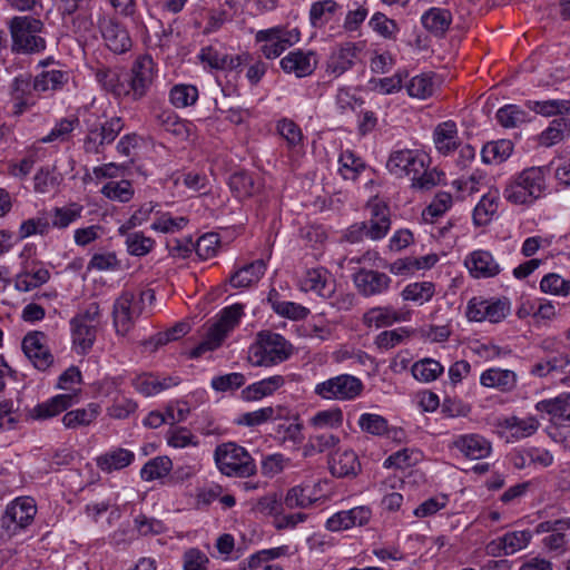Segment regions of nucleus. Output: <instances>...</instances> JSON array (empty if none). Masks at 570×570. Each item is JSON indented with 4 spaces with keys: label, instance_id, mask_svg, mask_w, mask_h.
I'll use <instances>...</instances> for the list:
<instances>
[{
    "label": "nucleus",
    "instance_id": "obj_1",
    "mask_svg": "<svg viewBox=\"0 0 570 570\" xmlns=\"http://www.w3.org/2000/svg\"><path fill=\"white\" fill-rule=\"evenodd\" d=\"M86 136L83 150L86 154H102L111 145L125 127L121 117L107 118L105 114L89 112L83 119Z\"/></svg>",
    "mask_w": 570,
    "mask_h": 570
},
{
    "label": "nucleus",
    "instance_id": "obj_2",
    "mask_svg": "<svg viewBox=\"0 0 570 570\" xmlns=\"http://www.w3.org/2000/svg\"><path fill=\"white\" fill-rule=\"evenodd\" d=\"M548 170L547 167L525 168L507 184L504 198L515 205L532 204L544 190V176Z\"/></svg>",
    "mask_w": 570,
    "mask_h": 570
},
{
    "label": "nucleus",
    "instance_id": "obj_3",
    "mask_svg": "<svg viewBox=\"0 0 570 570\" xmlns=\"http://www.w3.org/2000/svg\"><path fill=\"white\" fill-rule=\"evenodd\" d=\"M292 354V345L278 333L261 332L249 347L248 361L253 366H273L286 361Z\"/></svg>",
    "mask_w": 570,
    "mask_h": 570
},
{
    "label": "nucleus",
    "instance_id": "obj_4",
    "mask_svg": "<svg viewBox=\"0 0 570 570\" xmlns=\"http://www.w3.org/2000/svg\"><path fill=\"white\" fill-rule=\"evenodd\" d=\"M215 463L222 474L234 478H249L256 473V464L252 455L234 442L216 446Z\"/></svg>",
    "mask_w": 570,
    "mask_h": 570
},
{
    "label": "nucleus",
    "instance_id": "obj_5",
    "mask_svg": "<svg viewBox=\"0 0 570 570\" xmlns=\"http://www.w3.org/2000/svg\"><path fill=\"white\" fill-rule=\"evenodd\" d=\"M12 50L23 53L40 52L46 48V40L40 36L43 22L31 16L13 17L9 22Z\"/></svg>",
    "mask_w": 570,
    "mask_h": 570
},
{
    "label": "nucleus",
    "instance_id": "obj_6",
    "mask_svg": "<svg viewBox=\"0 0 570 570\" xmlns=\"http://www.w3.org/2000/svg\"><path fill=\"white\" fill-rule=\"evenodd\" d=\"M125 99L136 102L147 96L154 82V61L150 56L138 57L129 71L124 72Z\"/></svg>",
    "mask_w": 570,
    "mask_h": 570
},
{
    "label": "nucleus",
    "instance_id": "obj_7",
    "mask_svg": "<svg viewBox=\"0 0 570 570\" xmlns=\"http://www.w3.org/2000/svg\"><path fill=\"white\" fill-rule=\"evenodd\" d=\"M150 298L154 297V293L147 292ZM146 292L141 293L138 299L132 292L125 291L115 301L112 306V323L116 334L125 336L134 327L136 320L141 314V304Z\"/></svg>",
    "mask_w": 570,
    "mask_h": 570
},
{
    "label": "nucleus",
    "instance_id": "obj_8",
    "mask_svg": "<svg viewBox=\"0 0 570 570\" xmlns=\"http://www.w3.org/2000/svg\"><path fill=\"white\" fill-rule=\"evenodd\" d=\"M363 391L362 381L350 374H341L315 385L314 393L324 400H353Z\"/></svg>",
    "mask_w": 570,
    "mask_h": 570
},
{
    "label": "nucleus",
    "instance_id": "obj_9",
    "mask_svg": "<svg viewBox=\"0 0 570 570\" xmlns=\"http://www.w3.org/2000/svg\"><path fill=\"white\" fill-rule=\"evenodd\" d=\"M37 513L35 500L30 497L18 498L4 511L1 527L14 533L18 529L28 527Z\"/></svg>",
    "mask_w": 570,
    "mask_h": 570
},
{
    "label": "nucleus",
    "instance_id": "obj_10",
    "mask_svg": "<svg viewBox=\"0 0 570 570\" xmlns=\"http://www.w3.org/2000/svg\"><path fill=\"white\" fill-rule=\"evenodd\" d=\"M299 32L297 29L285 33L281 28L259 30L256 33L257 42H265L261 51L267 59L279 57L288 47L298 41Z\"/></svg>",
    "mask_w": 570,
    "mask_h": 570
},
{
    "label": "nucleus",
    "instance_id": "obj_11",
    "mask_svg": "<svg viewBox=\"0 0 570 570\" xmlns=\"http://www.w3.org/2000/svg\"><path fill=\"white\" fill-rule=\"evenodd\" d=\"M425 166V156L417 150L401 149L391 153L386 168L395 177H414L420 175Z\"/></svg>",
    "mask_w": 570,
    "mask_h": 570
},
{
    "label": "nucleus",
    "instance_id": "obj_12",
    "mask_svg": "<svg viewBox=\"0 0 570 570\" xmlns=\"http://www.w3.org/2000/svg\"><path fill=\"white\" fill-rule=\"evenodd\" d=\"M35 79L29 73L16 76L10 85V97L13 101L12 115L21 116L37 104Z\"/></svg>",
    "mask_w": 570,
    "mask_h": 570
},
{
    "label": "nucleus",
    "instance_id": "obj_13",
    "mask_svg": "<svg viewBox=\"0 0 570 570\" xmlns=\"http://www.w3.org/2000/svg\"><path fill=\"white\" fill-rule=\"evenodd\" d=\"M22 351L37 370L45 371L53 363V355L42 332H30L22 340Z\"/></svg>",
    "mask_w": 570,
    "mask_h": 570
},
{
    "label": "nucleus",
    "instance_id": "obj_14",
    "mask_svg": "<svg viewBox=\"0 0 570 570\" xmlns=\"http://www.w3.org/2000/svg\"><path fill=\"white\" fill-rule=\"evenodd\" d=\"M353 282L361 295L370 297L385 293L392 279L385 273L360 268L353 274Z\"/></svg>",
    "mask_w": 570,
    "mask_h": 570
},
{
    "label": "nucleus",
    "instance_id": "obj_15",
    "mask_svg": "<svg viewBox=\"0 0 570 570\" xmlns=\"http://www.w3.org/2000/svg\"><path fill=\"white\" fill-rule=\"evenodd\" d=\"M360 48L354 42H343L334 47L326 61V73L337 78L355 63Z\"/></svg>",
    "mask_w": 570,
    "mask_h": 570
},
{
    "label": "nucleus",
    "instance_id": "obj_16",
    "mask_svg": "<svg viewBox=\"0 0 570 570\" xmlns=\"http://www.w3.org/2000/svg\"><path fill=\"white\" fill-rule=\"evenodd\" d=\"M100 31L107 47L115 53H124L131 48V39L127 29L112 18H104L99 22Z\"/></svg>",
    "mask_w": 570,
    "mask_h": 570
},
{
    "label": "nucleus",
    "instance_id": "obj_17",
    "mask_svg": "<svg viewBox=\"0 0 570 570\" xmlns=\"http://www.w3.org/2000/svg\"><path fill=\"white\" fill-rule=\"evenodd\" d=\"M198 57L202 62L207 63L212 69L229 71L236 70L252 60L249 53L229 56L222 53L213 46L204 47Z\"/></svg>",
    "mask_w": 570,
    "mask_h": 570
},
{
    "label": "nucleus",
    "instance_id": "obj_18",
    "mask_svg": "<svg viewBox=\"0 0 570 570\" xmlns=\"http://www.w3.org/2000/svg\"><path fill=\"white\" fill-rule=\"evenodd\" d=\"M453 446L471 460L488 458L492 452L491 442L484 436L475 433L459 435L453 441Z\"/></svg>",
    "mask_w": 570,
    "mask_h": 570
},
{
    "label": "nucleus",
    "instance_id": "obj_19",
    "mask_svg": "<svg viewBox=\"0 0 570 570\" xmlns=\"http://www.w3.org/2000/svg\"><path fill=\"white\" fill-rule=\"evenodd\" d=\"M281 68L286 73H294L297 78L307 77L316 69L314 52H304L299 49L291 51L282 58Z\"/></svg>",
    "mask_w": 570,
    "mask_h": 570
},
{
    "label": "nucleus",
    "instance_id": "obj_20",
    "mask_svg": "<svg viewBox=\"0 0 570 570\" xmlns=\"http://www.w3.org/2000/svg\"><path fill=\"white\" fill-rule=\"evenodd\" d=\"M535 410L547 413L556 424H570V392L561 393L553 399H547L535 404Z\"/></svg>",
    "mask_w": 570,
    "mask_h": 570
},
{
    "label": "nucleus",
    "instance_id": "obj_21",
    "mask_svg": "<svg viewBox=\"0 0 570 570\" xmlns=\"http://www.w3.org/2000/svg\"><path fill=\"white\" fill-rule=\"evenodd\" d=\"M77 402L76 393L58 394L47 400L43 403L38 404L32 410V417L36 420H47L63 411L68 410Z\"/></svg>",
    "mask_w": 570,
    "mask_h": 570
},
{
    "label": "nucleus",
    "instance_id": "obj_22",
    "mask_svg": "<svg viewBox=\"0 0 570 570\" xmlns=\"http://www.w3.org/2000/svg\"><path fill=\"white\" fill-rule=\"evenodd\" d=\"M433 141L440 154L453 153L460 146L456 124L453 120L439 124L433 131Z\"/></svg>",
    "mask_w": 570,
    "mask_h": 570
},
{
    "label": "nucleus",
    "instance_id": "obj_23",
    "mask_svg": "<svg viewBox=\"0 0 570 570\" xmlns=\"http://www.w3.org/2000/svg\"><path fill=\"white\" fill-rule=\"evenodd\" d=\"M330 470L334 476H355L361 471V463L352 450L336 452L330 459Z\"/></svg>",
    "mask_w": 570,
    "mask_h": 570
},
{
    "label": "nucleus",
    "instance_id": "obj_24",
    "mask_svg": "<svg viewBox=\"0 0 570 570\" xmlns=\"http://www.w3.org/2000/svg\"><path fill=\"white\" fill-rule=\"evenodd\" d=\"M474 277H493L500 273V266L490 252L475 250L465 262Z\"/></svg>",
    "mask_w": 570,
    "mask_h": 570
},
{
    "label": "nucleus",
    "instance_id": "obj_25",
    "mask_svg": "<svg viewBox=\"0 0 570 570\" xmlns=\"http://www.w3.org/2000/svg\"><path fill=\"white\" fill-rule=\"evenodd\" d=\"M372 217L366 223V237L377 240L383 238L390 229V213L386 205L376 203L371 208Z\"/></svg>",
    "mask_w": 570,
    "mask_h": 570
},
{
    "label": "nucleus",
    "instance_id": "obj_26",
    "mask_svg": "<svg viewBox=\"0 0 570 570\" xmlns=\"http://www.w3.org/2000/svg\"><path fill=\"white\" fill-rule=\"evenodd\" d=\"M265 271L266 264L263 259L254 261L233 273L229 277V284L234 288L249 287L261 279Z\"/></svg>",
    "mask_w": 570,
    "mask_h": 570
},
{
    "label": "nucleus",
    "instance_id": "obj_27",
    "mask_svg": "<svg viewBox=\"0 0 570 570\" xmlns=\"http://www.w3.org/2000/svg\"><path fill=\"white\" fill-rule=\"evenodd\" d=\"M101 413L98 403H89L86 407L68 411L62 416V424L66 429L76 430L90 425Z\"/></svg>",
    "mask_w": 570,
    "mask_h": 570
},
{
    "label": "nucleus",
    "instance_id": "obj_28",
    "mask_svg": "<svg viewBox=\"0 0 570 570\" xmlns=\"http://www.w3.org/2000/svg\"><path fill=\"white\" fill-rule=\"evenodd\" d=\"M480 383L485 387L509 392L517 385V375L510 370L489 368L481 374Z\"/></svg>",
    "mask_w": 570,
    "mask_h": 570
},
{
    "label": "nucleus",
    "instance_id": "obj_29",
    "mask_svg": "<svg viewBox=\"0 0 570 570\" xmlns=\"http://www.w3.org/2000/svg\"><path fill=\"white\" fill-rule=\"evenodd\" d=\"M285 384V379L282 375H273L267 379H263L246 386L242 391V397L245 401H257L265 396L272 395L275 391L281 389Z\"/></svg>",
    "mask_w": 570,
    "mask_h": 570
},
{
    "label": "nucleus",
    "instance_id": "obj_30",
    "mask_svg": "<svg viewBox=\"0 0 570 570\" xmlns=\"http://www.w3.org/2000/svg\"><path fill=\"white\" fill-rule=\"evenodd\" d=\"M328 278L330 274L324 268L308 269L301 282V287L305 292H315L320 296L328 297L334 292Z\"/></svg>",
    "mask_w": 570,
    "mask_h": 570
},
{
    "label": "nucleus",
    "instance_id": "obj_31",
    "mask_svg": "<svg viewBox=\"0 0 570 570\" xmlns=\"http://www.w3.org/2000/svg\"><path fill=\"white\" fill-rule=\"evenodd\" d=\"M70 326L73 345L79 348L80 353L85 354L91 350L97 335L96 324H85L80 318H72Z\"/></svg>",
    "mask_w": 570,
    "mask_h": 570
},
{
    "label": "nucleus",
    "instance_id": "obj_32",
    "mask_svg": "<svg viewBox=\"0 0 570 570\" xmlns=\"http://www.w3.org/2000/svg\"><path fill=\"white\" fill-rule=\"evenodd\" d=\"M423 27L436 37H442L452 22V13L448 9L431 8L421 18Z\"/></svg>",
    "mask_w": 570,
    "mask_h": 570
},
{
    "label": "nucleus",
    "instance_id": "obj_33",
    "mask_svg": "<svg viewBox=\"0 0 570 570\" xmlns=\"http://www.w3.org/2000/svg\"><path fill=\"white\" fill-rule=\"evenodd\" d=\"M135 454L126 449H116L97 458V466L107 473L121 470L131 464Z\"/></svg>",
    "mask_w": 570,
    "mask_h": 570
},
{
    "label": "nucleus",
    "instance_id": "obj_34",
    "mask_svg": "<svg viewBox=\"0 0 570 570\" xmlns=\"http://www.w3.org/2000/svg\"><path fill=\"white\" fill-rule=\"evenodd\" d=\"M228 185L238 198L250 197L261 189L259 180L247 171H237L230 175Z\"/></svg>",
    "mask_w": 570,
    "mask_h": 570
},
{
    "label": "nucleus",
    "instance_id": "obj_35",
    "mask_svg": "<svg viewBox=\"0 0 570 570\" xmlns=\"http://www.w3.org/2000/svg\"><path fill=\"white\" fill-rule=\"evenodd\" d=\"M512 151L513 142L509 139L489 141L481 150V158L484 164H501L511 156Z\"/></svg>",
    "mask_w": 570,
    "mask_h": 570
},
{
    "label": "nucleus",
    "instance_id": "obj_36",
    "mask_svg": "<svg viewBox=\"0 0 570 570\" xmlns=\"http://www.w3.org/2000/svg\"><path fill=\"white\" fill-rule=\"evenodd\" d=\"M96 79L102 88L117 98L125 99L124 72H118L109 68H101L96 71Z\"/></svg>",
    "mask_w": 570,
    "mask_h": 570
},
{
    "label": "nucleus",
    "instance_id": "obj_37",
    "mask_svg": "<svg viewBox=\"0 0 570 570\" xmlns=\"http://www.w3.org/2000/svg\"><path fill=\"white\" fill-rule=\"evenodd\" d=\"M228 332L229 331L225 328L223 324H219L218 322L213 324L209 327L205 340L191 350L190 357L197 358L206 352L216 350L220 346Z\"/></svg>",
    "mask_w": 570,
    "mask_h": 570
},
{
    "label": "nucleus",
    "instance_id": "obj_38",
    "mask_svg": "<svg viewBox=\"0 0 570 570\" xmlns=\"http://www.w3.org/2000/svg\"><path fill=\"white\" fill-rule=\"evenodd\" d=\"M340 443V438L328 431L312 434L303 446V455L312 456L334 449Z\"/></svg>",
    "mask_w": 570,
    "mask_h": 570
},
{
    "label": "nucleus",
    "instance_id": "obj_39",
    "mask_svg": "<svg viewBox=\"0 0 570 570\" xmlns=\"http://www.w3.org/2000/svg\"><path fill=\"white\" fill-rule=\"evenodd\" d=\"M50 278V273L47 268L41 266L39 267H26L23 272H21L17 276L16 287L22 292H29L32 288H36L45 283H47Z\"/></svg>",
    "mask_w": 570,
    "mask_h": 570
},
{
    "label": "nucleus",
    "instance_id": "obj_40",
    "mask_svg": "<svg viewBox=\"0 0 570 570\" xmlns=\"http://www.w3.org/2000/svg\"><path fill=\"white\" fill-rule=\"evenodd\" d=\"M411 372L415 380L430 383L443 374L444 367L439 361L425 357L416 361L412 365Z\"/></svg>",
    "mask_w": 570,
    "mask_h": 570
},
{
    "label": "nucleus",
    "instance_id": "obj_41",
    "mask_svg": "<svg viewBox=\"0 0 570 570\" xmlns=\"http://www.w3.org/2000/svg\"><path fill=\"white\" fill-rule=\"evenodd\" d=\"M498 190L490 191L482 196L473 210V222L476 226L487 225L498 210Z\"/></svg>",
    "mask_w": 570,
    "mask_h": 570
},
{
    "label": "nucleus",
    "instance_id": "obj_42",
    "mask_svg": "<svg viewBox=\"0 0 570 570\" xmlns=\"http://www.w3.org/2000/svg\"><path fill=\"white\" fill-rule=\"evenodd\" d=\"M171 470L173 461L169 456H156L144 464L140 476L144 481L150 482L167 476Z\"/></svg>",
    "mask_w": 570,
    "mask_h": 570
},
{
    "label": "nucleus",
    "instance_id": "obj_43",
    "mask_svg": "<svg viewBox=\"0 0 570 570\" xmlns=\"http://www.w3.org/2000/svg\"><path fill=\"white\" fill-rule=\"evenodd\" d=\"M570 134V121L563 117L553 119L540 135V144L551 147L562 141Z\"/></svg>",
    "mask_w": 570,
    "mask_h": 570
},
{
    "label": "nucleus",
    "instance_id": "obj_44",
    "mask_svg": "<svg viewBox=\"0 0 570 570\" xmlns=\"http://www.w3.org/2000/svg\"><path fill=\"white\" fill-rule=\"evenodd\" d=\"M33 79L36 91L45 92L61 89L67 83L69 75L63 70L52 69L42 71Z\"/></svg>",
    "mask_w": 570,
    "mask_h": 570
},
{
    "label": "nucleus",
    "instance_id": "obj_45",
    "mask_svg": "<svg viewBox=\"0 0 570 570\" xmlns=\"http://www.w3.org/2000/svg\"><path fill=\"white\" fill-rule=\"evenodd\" d=\"M282 407H262L253 412L243 413L237 419V424L246 426H257L273 419L284 417Z\"/></svg>",
    "mask_w": 570,
    "mask_h": 570
},
{
    "label": "nucleus",
    "instance_id": "obj_46",
    "mask_svg": "<svg viewBox=\"0 0 570 570\" xmlns=\"http://www.w3.org/2000/svg\"><path fill=\"white\" fill-rule=\"evenodd\" d=\"M401 317L391 307H374L367 311L363 316V323L368 326L385 327L399 322Z\"/></svg>",
    "mask_w": 570,
    "mask_h": 570
},
{
    "label": "nucleus",
    "instance_id": "obj_47",
    "mask_svg": "<svg viewBox=\"0 0 570 570\" xmlns=\"http://www.w3.org/2000/svg\"><path fill=\"white\" fill-rule=\"evenodd\" d=\"M340 6L335 0L316 1L311 6L309 21L313 27L321 28L335 14Z\"/></svg>",
    "mask_w": 570,
    "mask_h": 570
},
{
    "label": "nucleus",
    "instance_id": "obj_48",
    "mask_svg": "<svg viewBox=\"0 0 570 570\" xmlns=\"http://www.w3.org/2000/svg\"><path fill=\"white\" fill-rule=\"evenodd\" d=\"M83 207L79 204H70L67 207H56L50 213L51 224L55 228H66L81 217Z\"/></svg>",
    "mask_w": 570,
    "mask_h": 570
},
{
    "label": "nucleus",
    "instance_id": "obj_49",
    "mask_svg": "<svg viewBox=\"0 0 570 570\" xmlns=\"http://www.w3.org/2000/svg\"><path fill=\"white\" fill-rule=\"evenodd\" d=\"M198 99V89L193 85H175L169 92V100L176 108L193 106Z\"/></svg>",
    "mask_w": 570,
    "mask_h": 570
},
{
    "label": "nucleus",
    "instance_id": "obj_50",
    "mask_svg": "<svg viewBox=\"0 0 570 570\" xmlns=\"http://www.w3.org/2000/svg\"><path fill=\"white\" fill-rule=\"evenodd\" d=\"M569 364L570 357L567 354H558L535 363L530 372L535 376L543 377L551 372H564Z\"/></svg>",
    "mask_w": 570,
    "mask_h": 570
},
{
    "label": "nucleus",
    "instance_id": "obj_51",
    "mask_svg": "<svg viewBox=\"0 0 570 570\" xmlns=\"http://www.w3.org/2000/svg\"><path fill=\"white\" fill-rule=\"evenodd\" d=\"M497 120L504 128H514L528 121V112L515 105H505L497 111Z\"/></svg>",
    "mask_w": 570,
    "mask_h": 570
},
{
    "label": "nucleus",
    "instance_id": "obj_52",
    "mask_svg": "<svg viewBox=\"0 0 570 570\" xmlns=\"http://www.w3.org/2000/svg\"><path fill=\"white\" fill-rule=\"evenodd\" d=\"M157 124L164 128L166 131L171 132L177 137L187 136V126L186 124L178 118V116L169 110H160L155 115Z\"/></svg>",
    "mask_w": 570,
    "mask_h": 570
},
{
    "label": "nucleus",
    "instance_id": "obj_53",
    "mask_svg": "<svg viewBox=\"0 0 570 570\" xmlns=\"http://www.w3.org/2000/svg\"><path fill=\"white\" fill-rule=\"evenodd\" d=\"M338 163V170L344 179L355 180L365 168L364 161L351 150L342 153Z\"/></svg>",
    "mask_w": 570,
    "mask_h": 570
},
{
    "label": "nucleus",
    "instance_id": "obj_54",
    "mask_svg": "<svg viewBox=\"0 0 570 570\" xmlns=\"http://www.w3.org/2000/svg\"><path fill=\"white\" fill-rule=\"evenodd\" d=\"M532 539V533L529 530L508 532L500 538L502 550L505 556L513 554L514 552L525 548Z\"/></svg>",
    "mask_w": 570,
    "mask_h": 570
},
{
    "label": "nucleus",
    "instance_id": "obj_55",
    "mask_svg": "<svg viewBox=\"0 0 570 570\" xmlns=\"http://www.w3.org/2000/svg\"><path fill=\"white\" fill-rule=\"evenodd\" d=\"M527 105L534 112L546 117L570 111V100L551 99L544 101H528Z\"/></svg>",
    "mask_w": 570,
    "mask_h": 570
},
{
    "label": "nucleus",
    "instance_id": "obj_56",
    "mask_svg": "<svg viewBox=\"0 0 570 570\" xmlns=\"http://www.w3.org/2000/svg\"><path fill=\"white\" fill-rule=\"evenodd\" d=\"M155 240L150 237H146L140 232H135L127 234L126 237V246L127 250L132 256H145L147 255L154 247Z\"/></svg>",
    "mask_w": 570,
    "mask_h": 570
},
{
    "label": "nucleus",
    "instance_id": "obj_57",
    "mask_svg": "<svg viewBox=\"0 0 570 570\" xmlns=\"http://www.w3.org/2000/svg\"><path fill=\"white\" fill-rule=\"evenodd\" d=\"M434 294V284L431 282L412 283L402 291L404 301L428 302Z\"/></svg>",
    "mask_w": 570,
    "mask_h": 570
},
{
    "label": "nucleus",
    "instance_id": "obj_58",
    "mask_svg": "<svg viewBox=\"0 0 570 570\" xmlns=\"http://www.w3.org/2000/svg\"><path fill=\"white\" fill-rule=\"evenodd\" d=\"M78 126L79 119L77 117L62 118L56 124V126L47 136L41 138V142L48 144L55 140L65 141Z\"/></svg>",
    "mask_w": 570,
    "mask_h": 570
},
{
    "label": "nucleus",
    "instance_id": "obj_59",
    "mask_svg": "<svg viewBox=\"0 0 570 570\" xmlns=\"http://www.w3.org/2000/svg\"><path fill=\"white\" fill-rule=\"evenodd\" d=\"M101 193L109 199L127 203L132 198L134 190L130 181H109L107 183Z\"/></svg>",
    "mask_w": 570,
    "mask_h": 570
},
{
    "label": "nucleus",
    "instance_id": "obj_60",
    "mask_svg": "<svg viewBox=\"0 0 570 570\" xmlns=\"http://www.w3.org/2000/svg\"><path fill=\"white\" fill-rule=\"evenodd\" d=\"M540 288L544 293L567 296L570 294V281L562 278L559 274L550 273L542 277Z\"/></svg>",
    "mask_w": 570,
    "mask_h": 570
},
{
    "label": "nucleus",
    "instance_id": "obj_61",
    "mask_svg": "<svg viewBox=\"0 0 570 570\" xmlns=\"http://www.w3.org/2000/svg\"><path fill=\"white\" fill-rule=\"evenodd\" d=\"M406 90L414 98L425 99L432 96L434 91L432 77L426 73L413 77L406 86Z\"/></svg>",
    "mask_w": 570,
    "mask_h": 570
},
{
    "label": "nucleus",
    "instance_id": "obj_62",
    "mask_svg": "<svg viewBox=\"0 0 570 570\" xmlns=\"http://www.w3.org/2000/svg\"><path fill=\"white\" fill-rule=\"evenodd\" d=\"M358 425L364 432L373 435H383L389 430L386 419L373 413L362 414L358 420Z\"/></svg>",
    "mask_w": 570,
    "mask_h": 570
},
{
    "label": "nucleus",
    "instance_id": "obj_63",
    "mask_svg": "<svg viewBox=\"0 0 570 570\" xmlns=\"http://www.w3.org/2000/svg\"><path fill=\"white\" fill-rule=\"evenodd\" d=\"M59 184L55 169L48 166L41 167L33 177V188L37 193H49Z\"/></svg>",
    "mask_w": 570,
    "mask_h": 570
},
{
    "label": "nucleus",
    "instance_id": "obj_64",
    "mask_svg": "<svg viewBox=\"0 0 570 570\" xmlns=\"http://www.w3.org/2000/svg\"><path fill=\"white\" fill-rule=\"evenodd\" d=\"M245 382L244 374L234 372L213 377L210 385L217 392H228L242 387Z\"/></svg>",
    "mask_w": 570,
    "mask_h": 570
}]
</instances>
